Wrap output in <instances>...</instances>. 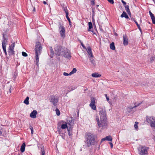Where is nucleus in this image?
<instances>
[{
	"mask_svg": "<svg viewBox=\"0 0 155 155\" xmlns=\"http://www.w3.org/2000/svg\"><path fill=\"white\" fill-rule=\"evenodd\" d=\"M96 136L95 134L89 133L86 135V143L88 147L94 144Z\"/></svg>",
	"mask_w": 155,
	"mask_h": 155,
	"instance_id": "obj_1",
	"label": "nucleus"
},
{
	"mask_svg": "<svg viewBox=\"0 0 155 155\" xmlns=\"http://www.w3.org/2000/svg\"><path fill=\"white\" fill-rule=\"evenodd\" d=\"M42 47L41 43L38 42L36 43L35 48V61L37 64L39 62V56L41 54Z\"/></svg>",
	"mask_w": 155,
	"mask_h": 155,
	"instance_id": "obj_2",
	"label": "nucleus"
},
{
	"mask_svg": "<svg viewBox=\"0 0 155 155\" xmlns=\"http://www.w3.org/2000/svg\"><path fill=\"white\" fill-rule=\"evenodd\" d=\"M96 119L97 122L98 126L99 128H101L102 129H104L107 127L108 122L107 118L99 119L97 116Z\"/></svg>",
	"mask_w": 155,
	"mask_h": 155,
	"instance_id": "obj_3",
	"label": "nucleus"
},
{
	"mask_svg": "<svg viewBox=\"0 0 155 155\" xmlns=\"http://www.w3.org/2000/svg\"><path fill=\"white\" fill-rule=\"evenodd\" d=\"M66 48L65 47L59 46H56L54 48L55 53L58 56L62 55Z\"/></svg>",
	"mask_w": 155,
	"mask_h": 155,
	"instance_id": "obj_4",
	"label": "nucleus"
},
{
	"mask_svg": "<svg viewBox=\"0 0 155 155\" xmlns=\"http://www.w3.org/2000/svg\"><path fill=\"white\" fill-rule=\"evenodd\" d=\"M149 149L148 147L142 145L140 146L138 148L139 153L141 155H147Z\"/></svg>",
	"mask_w": 155,
	"mask_h": 155,
	"instance_id": "obj_5",
	"label": "nucleus"
},
{
	"mask_svg": "<svg viewBox=\"0 0 155 155\" xmlns=\"http://www.w3.org/2000/svg\"><path fill=\"white\" fill-rule=\"evenodd\" d=\"M99 112L100 119L107 118L106 111L105 108H100Z\"/></svg>",
	"mask_w": 155,
	"mask_h": 155,
	"instance_id": "obj_6",
	"label": "nucleus"
},
{
	"mask_svg": "<svg viewBox=\"0 0 155 155\" xmlns=\"http://www.w3.org/2000/svg\"><path fill=\"white\" fill-rule=\"evenodd\" d=\"M50 101L54 106L57 105V103L58 101V97L54 95L51 96L50 99Z\"/></svg>",
	"mask_w": 155,
	"mask_h": 155,
	"instance_id": "obj_7",
	"label": "nucleus"
},
{
	"mask_svg": "<svg viewBox=\"0 0 155 155\" xmlns=\"http://www.w3.org/2000/svg\"><path fill=\"white\" fill-rule=\"evenodd\" d=\"M59 30L61 36L63 38H64L65 37V28L61 24L60 25Z\"/></svg>",
	"mask_w": 155,
	"mask_h": 155,
	"instance_id": "obj_8",
	"label": "nucleus"
},
{
	"mask_svg": "<svg viewBox=\"0 0 155 155\" xmlns=\"http://www.w3.org/2000/svg\"><path fill=\"white\" fill-rule=\"evenodd\" d=\"M15 46V43L12 44L9 47L8 51V54L9 55H12L14 54V47Z\"/></svg>",
	"mask_w": 155,
	"mask_h": 155,
	"instance_id": "obj_9",
	"label": "nucleus"
},
{
	"mask_svg": "<svg viewBox=\"0 0 155 155\" xmlns=\"http://www.w3.org/2000/svg\"><path fill=\"white\" fill-rule=\"evenodd\" d=\"M95 99L94 97H91V103L90 106L94 110L96 109V106L95 105Z\"/></svg>",
	"mask_w": 155,
	"mask_h": 155,
	"instance_id": "obj_10",
	"label": "nucleus"
},
{
	"mask_svg": "<svg viewBox=\"0 0 155 155\" xmlns=\"http://www.w3.org/2000/svg\"><path fill=\"white\" fill-rule=\"evenodd\" d=\"M61 56L67 58L68 59H70L71 58L70 51L66 48V49L64 51V54Z\"/></svg>",
	"mask_w": 155,
	"mask_h": 155,
	"instance_id": "obj_11",
	"label": "nucleus"
},
{
	"mask_svg": "<svg viewBox=\"0 0 155 155\" xmlns=\"http://www.w3.org/2000/svg\"><path fill=\"white\" fill-rule=\"evenodd\" d=\"M155 120V117H149L147 116L146 120L147 122L150 124V125L151 123L153 122V120Z\"/></svg>",
	"mask_w": 155,
	"mask_h": 155,
	"instance_id": "obj_12",
	"label": "nucleus"
},
{
	"mask_svg": "<svg viewBox=\"0 0 155 155\" xmlns=\"http://www.w3.org/2000/svg\"><path fill=\"white\" fill-rule=\"evenodd\" d=\"M8 38H5L4 35H3V40L2 41V48L5 47H6L7 45Z\"/></svg>",
	"mask_w": 155,
	"mask_h": 155,
	"instance_id": "obj_13",
	"label": "nucleus"
},
{
	"mask_svg": "<svg viewBox=\"0 0 155 155\" xmlns=\"http://www.w3.org/2000/svg\"><path fill=\"white\" fill-rule=\"evenodd\" d=\"M86 51L88 54L89 57H93L92 53L91 51V49L90 47H88L86 49Z\"/></svg>",
	"mask_w": 155,
	"mask_h": 155,
	"instance_id": "obj_14",
	"label": "nucleus"
},
{
	"mask_svg": "<svg viewBox=\"0 0 155 155\" xmlns=\"http://www.w3.org/2000/svg\"><path fill=\"white\" fill-rule=\"evenodd\" d=\"M37 114V112L36 110H34L30 114V116L33 118H35L36 117V115Z\"/></svg>",
	"mask_w": 155,
	"mask_h": 155,
	"instance_id": "obj_15",
	"label": "nucleus"
},
{
	"mask_svg": "<svg viewBox=\"0 0 155 155\" xmlns=\"http://www.w3.org/2000/svg\"><path fill=\"white\" fill-rule=\"evenodd\" d=\"M141 104V103H139L138 104H137V105H135L134 107H132L130 106V107H128L127 108V112L129 113L131 111L132 109H133L135 107H138V106L140 105V104Z\"/></svg>",
	"mask_w": 155,
	"mask_h": 155,
	"instance_id": "obj_16",
	"label": "nucleus"
},
{
	"mask_svg": "<svg viewBox=\"0 0 155 155\" xmlns=\"http://www.w3.org/2000/svg\"><path fill=\"white\" fill-rule=\"evenodd\" d=\"M123 44L124 45H127L128 44V40L125 36H123Z\"/></svg>",
	"mask_w": 155,
	"mask_h": 155,
	"instance_id": "obj_17",
	"label": "nucleus"
},
{
	"mask_svg": "<svg viewBox=\"0 0 155 155\" xmlns=\"http://www.w3.org/2000/svg\"><path fill=\"white\" fill-rule=\"evenodd\" d=\"M90 61L91 64L93 65V66H95L96 65V64L95 60L94 59V56L90 57H89Z\"/></svg>",
	"mask_w": 155,
	"mask_h": 155,
	"instance_id": "obj_18",
	"label": "nucleus"
},
{
	"mask_svg": "<svg viewBox=\"0 0 155 155\" xmlns=\"http://www.w3.org/2000/svg\"><path fill=\"white\" fill-rule=\"evenodd\" d=\"M150 16L152 19V23L155 24V17L154 15L150 11L149 12Z\"/></svg>",
	"mask_w": 155,
	"mask_h": 155,
	"instance_id": "obj_19",
	"label": "nucleus"
},
{
	"mask_svg": "<svg viewBox=\"0 0 155 155\" xmlns=\"http://www.w3.org/2000/svg\"><path fill=\"white\" fill-rule=\"evenodd\" d=\"M66 123L68 124L70 126H72L74 124V120L72 119L68 120Z\"/></svg>",
	"mask_w": 155,
	"mask_h": 155,
	"instance_id": "obj_20",
	"label": "nucleus"
},
{
	"mask_svg": "<svg viewBox=\"0 0 155 155\" xmlns=\"http://www.w3.org/2000/svg\"><path fill=\"white\" fill-rule=\"evenodd\" d=\"M124 7H125V10H126V12L128 13V15L130 17H131V12H130V11L129 6L128 5H126V6H125Z\"/></svg>",
	"mask_w": 155,
	"mask_h": 155,
	"instance_id": "obj_21",
	"label": "nucleus"
},
{
	"mask_svg": "<svg viewBox=\"0 0 155 155\" xmlns=\"http://www.w3.org/2000/svg\"><path fill=\"white\" fill-rule=\"evenodd\" d=\"M25 143H24L21 146L20 150L22 152H23L25 151Z\"/></svg>",
	"mask_w": 155,
	"mask_h": 155,
	"instance_id": "obj_22",
	"label": "nucleus"
},
{
	"mask_svg": "<svg viewBox=\"0 0 155 155\" xmlns=\"http://www.w3.org/2000/svg\"><path fill=\"white\" fill-rule=\"evenodd\" d=\"M121 17L122 18L125 17V18L127 19H128L129 18L128 16L127 15L126 12H123L122 14H121Z\"/></svg>",
	"mask_w": 155,
	"mask_h": 155,
	"instance_id": "obj_23",
	"label": "nucleus"
},
{
	"mask_svg": "<svg viewBox=\"0 0 155 155\" xmlns=\"http://www.w3.org/2000/svg\"><path fill=\"white\" fill-rule=\"evenodd\" d=\"M92 76L93 77L95 78H98L100 77L101 76V75L98 74V73H93L92 75Z\"/></svg>",
	"mask_w": 155,
	"mask_h": 155,
	"instance_id": "obj_24",
	"label": "nucleus"
},
{
	"mask_svg": "<svg viewBox=\"0 0 155 155\" xmlns=\"http://www.w3.org/2000/svg\"><path fill=\"white\" fill-rule=\"evenodd\" d=\"M61 128L62 129H64L66 128H68L67 124L65 123L64 124H63L61 125Z\"/></svg>",
	"mask_w": 155,
	"mask_h": 155,
	"instance_id": "obj_25",
	"label": "nucleus"
},
{
	"mask_svg": "<svg viewBox=\"0 0 155 155\" xmlns=\"http://www.w3.org/2000/svg\"><path fill=\"white\" fill-rule=\"evenodd\" d=\"M110 48L112 50H114L115 49L114 42H112L110 44Z\"/></svg>",
	"mask_w": 155,
	"mask_h": 155,
	"instance_id": "obj_26",
	"label": "nucleus"
},
{
	"mask_svg": "<svg viewBox=\"0 0 155 155\" xmlns=\"http://www.w3.org/2000/svg\"><path fill=\"white\" fill-rule=\"evenodd\" d=\"M89 28L88 31H91V29L93 28L92 24L91 22H88Z\"/></svg>",
	"mask_w": 155,
	"mask_h": 155,
	"instance_id": "obj_27",
	"label": "nucleus"
},
{
	"mask_svg": "<svg viewBox=\"0 0 155 155\" xmlns=\"http://www.w3.org/2000/svg\"><path fill=\"white\" fill-rule=\"evenodd\" d=\"M105 137L106 140L109 141H111L112 140V138L110 136H106Z\"/></svg>",
	"mask_w": 155,
	"mask_h": 155,
	"instance_id": "obj_28",
	"label": "nucleus"
},
{
	"mask_svg": "<svg viewBox=\"0 0 155 155\" xmlns=\"http://www.w3.org/2000/svg\"><path fill=\"white\" fill-rule=\"evenodd\" d=\"M29 99V97H27L24 100V103L26 105L28 104L29 103L28 101Z\"/></svg>",
	"mask_w": 155,
	"mask_h": 155,
	"instance_id": "obj_29",
	"label": "nucleus"
},
{
	"mask_svg": "<svg viewBox=\"0 0 155 155\" xmlns=\"http://www.w3.org/2000/svg\"><path fill=\"white\" fill-rule=\"evenodd\" d=\"M77 71V69L76 68H74L72 70L70 73V75H72L74 73L76 72Z\"/></svg>",
	"mask_w": 155,
	"mask_h": 155,
	"instance_id": "obj_30",
	"label": "nucleus"
},
{
	"mask_svg": "<svg viewBox=\"0 0 155 155\" xmlns=\"http://www.w3.org/2000/svg\"><path fill=\"white\" fill-rule=\"evenodd\" d=\"M153 122L151 123L150 126L152 127L155 129V120H153Z\"/></svg>",
	"mask_w": 155,
	"mask_h": 155,
	"instance_id": "obj_31",
	"label": "nucleus"
},
{
	"mask_svg": "<svg viewBox=\"0 0 155 155\" xmlns=\"http://www.w3.org/2000/svg\"><path fill=\"white\" fill-rule=\"evenodd\" d=\"M63 10L66 13V15L67 14H68V11L65 7H63Z\"/></svg>",
	"mask_w": 155,
	"mask_h": 155,
	"instance_id": "obj_32",
	"label": "nucleus"
},
{
	"mask_svg": "<svg viewBox=\"0 0 155 155\" xmlns=\"http://www.w3.org/2000/svg\"><path fill=\"white\" fill-rule=\"evenodd\" d=\"M55 111H56L57 115L58 116H59L60 114V111L58 109V108H56L55 110Z\"/></svg>",
	"mask_w": 155,
	"mask_h": 155,
	"instance_id": "obj_33",
	"label": "nucleus"
},
{
	"mask_svg": "<svg viewBox=\"0 0 155 155\" xmlns=\"http://www.w3.org/2000/svg\"><path fill=\"white\" fill-rule=\"evenodd\" d=\"M138 124V122H136L135 123V124L134 125V127L135 129L137 130L138 129V127L137 126V124Z\"/></svg>",
	"mask_w": 155,
	"mask_h": 155,
	"instance_id": "obj_34",
	"label": "nucleus"
},
{
	"mask_svg": "<svg viewBox=\"0 0 155 155\" xmlns=\"http://www.w3.org/2000/svg\"><path fill=\"white\" fill-rule=\"evenodd\" d=\"M66 17L68 19V21L70 25H71L70 23H71V20L70 18L68 17V14H67L66 15Z\"/></svg>",
	"mask_w": 155,
	"mask_h": 155,
	"instance_id": "obj_35",
	"label": "nucleus"
},
{
	"mask_svg": "<svg viewBox=\"0 0 155 155\" xmlns=\"http://www.w3.org/2000/svg\"><path fill=\"white\" fill-rule=\"evenodd\" d=\"M22 54L24 57H27L28 56L27 54L26 53L23 51L22 52Z\"/></svg>",
	"mask_w": 155,
	"mask_h": 155,
	"instance_id": "obj_36",
	"label": "nucleus"
},
{
	"mask_svg": "<svg viewBox=\"0 0 155 155\" xmlns=\"http://www.w3.org/2000/svg\"><path fill=\"white\" fill-rule=\"evenodd\" d=\"M2 48H3V50L4 51L5 54V55H7V52H6V47H4Z\"/></svg>",
	"mask_w": 155,
	"mask_h": 155,
	"instance_id": "obj_37",
	"label": "nucleus"
},
{
	"mask_svg": "<svg viewBox=\"0 0 155 155\" xmlns=\"http://www.w3.org/2000/svg\"><path fill=\"white\" fill-rule=\"evenodd\" d=\"M92 18H93V17H94V14H95V12L93 9H92Z\"/></svg>",
	"mask_w": 155,
	"mask_h": 155,
	"instance_id": "obj_38",
	"label": "nucleus"
},
{
	"mask_svg": "<svg viewBox=\"0 0 155 155\" xmlns=\"http://www.w3.org/2000/svg\"><path fill=\"white\" fill-rule=\"evenodd\" d=\"M30 129L31 131V134H33V129L32 127L30 126Z\"/></svg>",
	"mask_w": 155,
	"mask_h": 155,
	"instance_id": "obj_39",
	"label": "nucleus"
},
{
	"mask_svg": "<svg viewBox=\"0 0 155 155\" xmlns=\"http://www.w3.org/2000/svg\"><path fill=\"white\" fill-rule=\"evenodd\" d=\"M63 75L65 76H67L68 75H71L70 74V73L69 74H68L66 72H64L63 73Z\"/></svg>",
	"mask_w": 155,
	"mask_h": 155,
	"instance_id": "obj_40",
	"label": "nucleus"
},
{
	"mask_svg": "<svg viewBox=\"0 0 155 155\" xmlns=\"http://www.w3.org/2000/svg\"><path fill=\"white\" fill-rule=\"evenodd\" d=\"M68 133L69 136H71V132L69 130V129H68Z\"/></svg>",
	"mask_w": 155,
	"mask_h": 155,
	"instance_id": "obj_41",
	"label": "nucleus"
},
{
	"mask_svg": "<svg viewBox=\"0 0 155 155\" xmlns=\"http://www.w3.org/2000/svg\"><path fill=\"white\" fill-rule=\"evenodd\" d=\"M121 2L122 3H123L124 7L126 6V5H127L126 3L123 0H122Z\"/></svg>",
	"mask_w": 155,
	"mask_h": 155,
	"instance_id": "obj_42",
	"label": "nucleus"
},
{
	"mask_svg": "<svg viewBox=\"0 0 155 155\" xmlns=\"http://www.w3.org/2000/svg\"><path fill=\"white\" fill-rule=\"evenodd\" d=\"M105 95L106 97V99H107V100L108 101L109 100V97H108V96L107 95V94H105Z\"/></svg>",
	"mask_w": 155,
	"mask_h": 155,
	"instance_id": "obj_43",
	"label": "nucleus"
},
{
	"mask_svg": "<svg viewBox=\"0 0 155 155\" xmlns=\"http://www.w3.org/2000/svg\"><path fill=\"white\" fill-rule=\"evenodd\" d=\"M110 3L113 4L114 3V1L113 0H107Z\"/></svg>",
	"mask_w": 155,
	"mask_h": 155,
	"instance_id": "obj_44",
	"label": "nucleus"
},
{
	"mask_svg": "<svg viewBox=\"0 0 155 155\" xmlns=\"http://www.w3.org/2000/svg\"><path fill=\"white\" fill-rule=\"evenodd\" d=\"M155 59V58L154 57H152L150 58V61L151 62H152L153 61H154V59Z\"/></svg>",
	"mask_w": 155,
	"mask_h": 155,
	"instance_id": "obj_45",
	"label": "nucleus"
},
{
	"mask_svg": "<svg viewBox=\"0 0 155 155\" xmlns=\"http://www.w3.org/2000/svg\"><path fill=\"white\" fill-rule=\"evenodd\" d=\"M113 99L114 100V101H116L117 99V97L116 96H115L113 98Z\"/></svg>",
	"mask_w": 155,
	"mask_h": 155,
	"instance_id": "obj_46",
	"label": "nucleus"
},
{
	"mask_svg": "<svg viewBox=\"0 0 155 155\" xmlns=\"http://www.w3.org/2000/svg\"><path fill=\"white\" fill-rule=\"evenodd\" d=\"M137 27H138V29H139V30H140V31L141 32L142 31V30H141V28H140V26L139 25H138L137 26Z\"/></svg>",
	"mask_w": 155,
	"mask_h": 155,
	"instance_id": "obj_47",
	"label": "nucleus"
},
{
	"mask_svg": "<svg viewBox=\"0 0 155 155\" xmlns=\"http://www.w3.org/2000/svg\"><path fill=\"white\" fill-rule=\"evenodd\" d=\"M95 0H91V3L92 5H94L95 4L94 2Z\"/></svg>",
	"mask_w": 155,
	"mask_h": 155,
	"instance_id": "obj_48",
	"label": "nucleus"
},
{
	"mask_svg": "<svg viewBox=\"0 0 155 155\" xmlns=\"http://www.w3.org/2000/svg\"><path fill=\"white\" fill-rule=\"evenodd\" d=\"M81 45L83 47V48H84L86 49L85 47L84 46V45H83V43L82 42H81Z\"/></svg>",
	"mask_w": 155,
	"mask_h": 155,
	"instance_id": "obj_49",
	"label": "nucleus"
},
{
	"mask_svg": "<svg viewBox=\"0 0 155 155\" xmlns=\"http://www.w3.org/2000/svg\"><path fill=\"white\" fill-rule=\"evenodd\" d=\"M45 152L44 150H41V155H45Z\"/></svg>",
	"mask_w": 155,
	"mask_h": 155,
	"instance_id": "obj_50",
	"label": "nucleus"
},
{
	"mask_svg": "<svg viewBox=\"0 0 155 155\" xmlns=\"http://www.w3.org/2000/svg\"><path fill=\"white\" fill-rule=\"evenodd\" d=\"M106 140V137L103 138V139H101V142H102V141H104V140Z\"/></svg>",
	"mask_w": 155,
	"mask_h": 155,
	"instance_id": "obj_51",
	"label": "nucleus"
},
{
	"mask_svg": "<svg viewBox=\"0 0 155 155\" xmlns=\"http://www.w3.org/2000/svg\"><path fill=\"white\" fill-rule=\"evenodd\" d=\"M109 144L110 145V147H111V148H112L113 146V145L112 143L111 142H110V143H109Z\"/></svg>",
	"mask_w": 155,
	"mask_h": 155,
	"instance_id": "obj_52",
	"label": "nucleus"
},
{
	"mask_svg": "<svg viewBox=\"0 0 155 155\" xmlns=\"http://www.w3.org/2000/svg\"><path fill=\"white\" fill-rule=\"evenodd\" d=\"M133 20H134V19H133ZM134 21L135 23H136V24L137 25V26L138 25H139L138 23L137 22V21H136L134 20Z\"/></svg>",
	"mask_w": 155,
	"mask_h": 155,
	"instance_id": "obj_53",
	"label": "nucleus"
},
{
	"mask_svg": "<svg viewBox=\"0 0 155 155\" xmlns=\"http://www.w3.org/2000/svg\"><path fill=\"white\" fill-rule=\"evenodd\" d=\"M2 129L0 127V134H2V133L1 131Z\"/></svg>",
	"mask_w": 155,
	"mask_h": 155,
	"instance_id": "obj_54",
	"label": "nucleus"
},
{
	"mask_svg": "<svg viewBox=\"0 0 155 155\" xmlns=\"http://www.w3.org/2000/svg\"><path fill=\"white\" fill-rule=\"evenodd\" d=\"M11 87H12V86H10L9 87V88H10L9 92H10V93H11Z\"/></svg>",
	"mask_w": 155,
	"mask_h": 155,
	"instance_id": "obj_55",
	"label": "nucleus"
},
{
	"mask_svg": "<svg viewBox=\"0 0 155 155\" xmlns=\"http://www.w3.org/2000/svg\"><path fill=\"white\" fill-rule=\"evenodd\" d=\"M51 53H53V50L52 49V48L51 47Z\"/></svg>",
	"mask_w": 155,
	"mask_h": 155,
	"instance_id": "obj_56",
	"label": "nucleus"
},
{
	"mask_svg": "<svg viewBox=\"0 0 155 155\" xmlns=\"http://www.w3.org/2000/svg\"><path fill=\"white\" fill-rule=\"evenodd\" d=\"M43 3L45 5L47 4V3L45 1H43Z\"/></svg>",
	"mask_w": 155,
	"mask_h": 155,
	"instance_id": "obj_57",
	"label": "nucleus"
},
{
	"mask_svg": "<svg viewBox=\"0 0 155 155\" xmlns=\"http://www.w3.org/2000/svg\"><path fill=\"white\" fill-rule=\"evenodd\" d=\"M35 7H34V9H33V11H35Z\"/></svg>",
	"mask_w": 155,
	"mask_h": 155,
	"instance_id": "obj_58",
	"label": "nucleus"
},
{
	"mask_svg": "<svg viewBox=\"0 0 155 155\" xmlns=\"http://www.w3.org/2000/svg\"><path fill=\"white\" fill-rule=\"evenodd\" d=\"M97 7H98L99 6V5H97Z\"/></svg>",
	"mask_w": 155,
	"mask_h": 155,
	"instance_id": "obj_59",
	"label": "nucleus"
},
{
	"mask_svg": "<svg viewBox=\"0 0 155 155\" xmlns=\"http://www.w3.org/2000/svg\"><path fill=\"white\" fill-rule=\"evenodd\" d=\"M61 121L62 122H64L63 121Z\"/></svg>",
	"mask_w": 155,
	"mask_h": 155,
	"instance_id": "obj_60",
	"label": "nucleus"
},
{
	"mask_svg": "<svg viewBox=\"0 0 155 155\" xmlns=\"http://www.w3.org/2000/svg\"><path fill=\"white\" fill-rule=\"evenodd\" d=\"M154 2V0H152Z\"/></svg>",
	"mask_w": 155,
	"mask_h": 155,
	"instance_id": "obj_61",
	"label": "nucleus"
}]
</instances>
